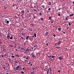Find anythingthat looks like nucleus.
Listing matches in <instances>:
<instances>
[{"label": "nucleus", "instance_id": "obj_35", "mask_svg": "<svg viewBox=\"0 0 74 74\" xmlns=\"http://www.w3.org/2000/svg\"><path fill=\"white\" fill-rule=\"evenodd\" d=\"M4 66V67H3V69L4 70V69H5V66Z\"/></svg>", "mask_w": 74, "mask_h": 74}, {"label": "nucleus", "instance_id": "obj_3", "mask_svg": "<svg viewBox=\"0 0 74 74\" xmlns=\"http://www.w3.org/2000/svg\"><path fill=\"white\" fill-rule=\"evenodd\" d=\"M19 66L18 65L16 68V70L18 71L19 70Z\"/></svg>", "mask_w": 74, "mask_h": 74}, {"label": "nucleus", "instance_id": "obj_47", "mask_svg": "<svg viewBox=\"0 0 74 74\" xmlns=\"http://www.w3.org/2000/svg\"><path fill=\"white\" fill-rule=\"evenodd\" d=\"M21 49H23V47H21Z\"/></svg>", "mask_w": 74, "mask_h": 74}, {"label": "nucleus", "instance_id": "obj_5", "mask_svg": "<svg viewBox=\"0 0 74 74\" xmlns=\"http://www.w3.org/2000/svg\"><path fill=\"white\" fill-rule=\"evenodd\" d=\"M5 22H6V23H9V21H7V19H5Z\"/></svg>", "mask_w": 74, "mask_h": 74}, {"label": "nucleus", "instance_id": "obj_29", "mask_svg": "<svg viewBox=\"0 0 74 74\" xmlns=\"http://www.w3.org/2000/svg\"><path fill=\"white\" fill-rule=\"evenodd\" d=\"M21 73H22V74H24V72H23V71H21Z\"/></svg>", "mask_w": 74, "mask_h": 74}, {"label": "nucleus", "instance_id": "obj_28", "mask_svg": "<svg viewBox=\"0 0 74 74\" xmlns=\"http://www.w3.org/2000/svg\"><path fill=\"white\" fill-rule=\"evenodd\" d=\"M47 71H49V69H48L47 70Z\"/></svg>", "mask_w": 74, "mask_h": 74}, {"label": "nucleus", "instance_id": "obj_51", "mask_svg": "<svg viewBox=\"0 0 74 74\" xmlns=\"http://www.w3.org/2000/svg\"><path fill=\"white\" fill-rule=\"evenodd\" d=\"M4 8H5V9H6V8H5V6H4Z\"/></svg>", "mask_w": 74, "mask_h": 74}, {"label": "nucleus", "instance_id": "obj_27", "mask_svg": "<svg viewBox=\"0 0 74 74\" xmlns=\"http://www.w3.org/2000/svg\"><path fill=\"white\" fill-rule=\"evenodd\" d=\"M11 57L12 58H15V56H12Z\"/></svg>", "mask_w": 74, "mask_h": 74}, {"label": "nucleus", "instance_id": "obj_22", "mask_svg": "<svg viewBox=\"0 0 74 74\" xmlns=\"http://www.w3.org/2000/svg\"><path fill=\"white\" fill-rule=\"evenodd\" d=\"M34 35L35 36V37H36V33L34 34Z\"/></svg>", "mask_w": 74, "mask_h": 74}, {"label": "nucleus", "instance_id": "obj_60", "mask_svg": "<svg viewBox=\"0 0 74 74\" xmlns=\"http://www.w3.org/2000/svg\"><path fill=\"white\" fill-rule=\"evenodd\" d=\"M16 39H14V41H16Z\"/></svg>", "mask_w": 74, "mask_h": 74}, {"label": "nucleus", "instance_id": "obj_8", "mask_svg": "<svg viewBox=\"0 0 74 74\" xmlns=\"http://www.w3.org/2000/svg\"><path fill=\"white\" fill-rule=\"evenodd\" d=\"M27 52H30V51H29V50H25V53H27Z\"/></svg>", "mask_w": 74, "mask_h": 74}, {"label": "nucleus", "instance_id": "obj_12", "mask_svg": "<svg viewBox=\"0 0 74 74\" xmlns=\"http://www.w3.org/2000/svg\"><path fill=\"white\" fill-rule=\"evenodd\" d=\"M16 57H18V58H19V56L18 54H16Z\"/></svg>", "mask_w": 74, "mask_h": 74}, {"label": "nucleus", "instance_id": "obj_62", "mask_svg": "<svg viewBox=\"0 0 74 74\" xmlns=\"http://www.w3.org/2000/svg\"><path fill=\"white\" fill-rule=\"evenodd\" d=\"M46 41L47 42V41H48V39H47V40H46Z\"/></svg>", "mask_w": 74, "mask_h": 74}, {"label": "nucleus", "instance_id": "obj_48", "mask_svg": "<svg viewBox=\"0 0 74 74\" xmlns=\"http://www.w3.org/2000/svg\"><path fill=\"white\" fill-rule=\"evenodd\" d=\"M58 73H60V70H59L58 71Z\"/></svg>", "mask_w": 74, "mask_h": 74}, {"label": "nucleus", "instance_id": "obj_15", "mask_svg": "<svg viewBox=\"0 0 74 74\" xmlns=\"http://www.w3.org/2000/svg\"><path fill=\"white\" fill-rule=\"evenodd\" d=\"M42 7L43 8H45V5H42Z\"/></svg>", "mask_w": 74, "mask_h": 74}, {"label": "nucleus", "instance_id": "obj_64", "mask_svg": "<svg viewBox=\"0 0 74 74\" xmlns=\"http://www.w3.org/2000/svg\"><path fill=\"white\" fill-rule=\"evenodd\" d=\"M32 74H35V73H34V72H33Z\"/></svg>", "mask_w": 74, "mask_h": 74}, {"label": "nucleus", "instance_id": "obj_1", "mask_svg": "<svg viewBox=\"0 0 74 74\" xmlns=\"http://www.w3.org/2000/svg\"><path fill=\"white\" fill-rule=\"evenodd\" d=\"M31 55L33 58H36V56L35 55V54L32 53L31 54Z\"/></svg>", "mask_w": 74, "mask_h": 74}, {"label": "nucleus", "instance_id": "obj_55", "mask_svg": "<svg viewBox=\"0 0 74 74\" xmlns=\"http://www.w3.org/2000/svg\"><path fill=\"white\" fill-rule=\"evenodd\" d=\"M12 55H14V53H11Z\"/></svg>", "mask_w": 74, "mask_h": 74}, {"label": "nucleus", "instance_id": "obj_11", "mask_svg": "<svg viewBox=\"0 0 74 74\" xmlns=\"http://www.w3.org/2000/svg\"><path fill=\"white\" fill-rule=\"evenodd\" d=\"M21 34L23 36H25V34L23 32L22 33H21Z\"/></svg>", "mask_w": 74, "mask_h": 74}, {"label": "nucleus", "instance_id": "obj_37", "mask_svg": "<svg viewBox=\"0 0 74 74\" xmlns=\"http://www.w3.org/2000/svg\"><path fill=\"white\" fill-rule=\"evenodd\" d=\"M58 15L59 16H60V14H58Z\"/></svg>", "mask_w": 74, "mask_h": 74}, {"label": "nucleus", "instance_id": "obj_19", "mask_svg": "<svg viewBox=\"0 0 74 74\" xmlns=\"http://www.w3.org/2000/svg\"><path fill=\"white\" fill-rule=\"evenodd\" d=\"M46 33L45 34L46 35H47V34H49V33H48V32H46Z\"/></svg>", "mask_w": 74, "mask_h": 74}, {"label": "nucleus", "instance_id": "obj_38", "mask_svg": "<svg viewBox=\"0 0 74 74\" xmlns=\"http://www.w3.org/2000/svg\"><path fill=\"white\" fill-rule=\"evenodd\" d=\"M51 23H53V21H51Z\"/></svg>", "mask_w": 74, "mask_h": 74}, {"label": "nucleus", "instance_id": "obj_32", "mask_svg": "<svg viewBox=\"0 0 74 74\" xmlns=\"http://www.w3.org/2000/svg\"><path fill=\"white\" fill-rule=\"evenodd\" d=\"M61 42H58V45H60V44Z\"/></svg>", "mask_w": 74, "mask_h": 74}, {"label": "nucleus", "instance_id": "obj_46", "mask_svg": "<svg viewBox=\"0 0 74 74\" xmlns=\"http://www.w3.org/2000/svg\"><path fill=\"white\" fill-rule=\"evenodd\" d=\"M69 27H67V29H69Z\"/></svg>", "mask_w": 74, "mask_h": 74}, {"label": "nucleus", "instance_id": "obj_39", "mask_svg": "<svg viewBox=\"0 0 74 74\" xmlns=\"http://www.w3.org/2000/svg\"><path fill=\"white\" fill-rule=\"evenodd\" d=\"M47 74H50L49 73V71H47Z\"/></svg>", "mask_w": 74, "mask_h": 74}, {"label": "nucleus", "instance_id": "obj_14", "mask_svg": "<svg viewBox=\"0 0 74 74\" xmlns=\"http://www.w3.org/2000/svg\"><path fill=\"white\" fill-rule=\"evenodd\" d=\"M24 12H25V11H24V10H23L21 11V13H22V14H24Z\"/></svg>", "mask_w": 74, "mask_h": 74}, {"label": "nucleus", "instance_id": "obj_34", "mask_svg": "<svg viewBox=\"0 0 74 74\" xmlns=\"http://www.w3.org/2000/svg\"><path fill=\"white\" fill-rule=\"evenodd\" d=\"M71 23H69V26H70V25H71Z\"/></svg>", "mask_w": 74, "mask_h": 74}, {"label": "nucleus", "instance_id": "obj_42", "mask_svg": "<svg viewBox=\"0 0 74 74\" xmlns=\"http://www.w3.org/2000/svg\"><path fill=\"white\" fill-rule=\"evenodd\" d=\"M29 63H28V64H31V62H30L29 61Z\"/></svg>", "mask_w": 74, "mask_h": 74}, {"label": "nucleus", "instance_id": "obj_10", "mask_svg": "<svg viewBox=\"0 0 74 74\" xmlns=\"http://www.w3.org/2000/svg\"><path fill=\"white\" fill-rule=\"evenodd\" d=\"M13 7H15V6H16V7H17V6H16V5L15 4V3H13Z\"/></svg>", "mask_w": 74, "mask_h": 74}, {"label": "nucleus", "instance_id": "obj_6", "mask_svg": "<svg viewBox=\"0 0 74 74\" xmlns=\"http://www.w3.org/2000/svg\"><path fill=\"white\" fill-rule=\"evenodd\" d=\"M27 57L26 58V59H27L28 60H29V59H30V57H29V56H27Z\"/></svg>", "mask_w": 74, "mask_h": 74}, {"label": "nucleus", "instance_id": "obj_56", "mask_svg": "<svg viewBox=\"0 0 74 74\" xmlns=\"http://www.w3.org/2000/svg\"><path fill=\"white\" fill-rule=\"evenodd\" d=\"M54 44H55V45H57V44H58L57 43H55Z\"/></svg>", "mask_w": 74, "mask_h": 74}, {"label": "nucleus", "instance_id": "obj_45", "mask_svg": "<svg viewBox=\"0 0 74 74\" xmlns=\"http://www.w3.org/2000/svg\"><path fill=\"white\" fill-rule=\"evenodd\" d=\"M21 16L23 18V15H21Z\"/></svg>", "mask_w": 74, "mask_h": 74}, {"label": "nucleus", "instance_id": "obj_20", "mask_svg": "<svg viewBox=\"0 0 74 74\" xmlns=\"http://www.w3.org/2000/svg\"><path fill=\"white\" fill-rule=\"evenodd\" d=\"M20 37H21V40H23V37H22V36H21Z\"/></svg>", "mask_w": 74, "mask_h": 74}, {"label": "nucleus", "instance_id": "obj_36", "mask_svg": "<svg viewBox=\"0 0 74 74\" xmlns=\"http://www.w3.org/2000/svg\"><path fill=\"white\" fill-rule=\"evenodd\" d=\"M33 17H34V18H36V17H35V16L34 14L33 15Z\"/></svg>", "mask_w": 74, "mask_h": 74}, {"label": "nucleus", "instance_id": "obj_9", "mask_svg": "<svg viewBox=\"0 0 74 74\" xmlns=\"http://www.w3.org/2000/svg\"><path fill=\"white\" fill-rule=\"evenodd\" d=\"M29 38V36H27V37H26L25 39H26V40H28V38Z\"/></svg>", "mask_w": 74, "mask_h": 74}, {"label": "nucleus", "instance_id": "obj_24", "mask_svg": "<svg viewBox=\"0 0 74 74\" xmlns=\"http://www.w3.org/2000/svg\"><path fill=\"white\" fill-rule=\"evenodd\" d=\"M15 63H18V62L16 61V60L14 61Z\"/></svg>", "mask_w": 74, "mask_h": 74}, {"label": "nucleus", "instance_id": "obj_13", "mask_svg": "<svg viewBox=\"0 0 74 74\" xmlns=\"http://www.w3.org/2000/svg\"><path fill=\"white\" fill-rule=\"evenodd\" d=\"M31 25L32 26H34V23H32L31 24Z\"/></svg>", "mask_w": 74, "mask_h": 74}, {"label": "nucleus", "instance_id": "obj_17", "mask_svg": "<svg viewBox=\"0 0 74 74\" xmlns=\"http://www.w3.org/2000/svg\"><path fill=\"white\" fill-rule=\"evenodd\" d=\"M51 17L50 16L49 17V20H51Z\"/></svg>", "mask_w": 74, "mask_h": 74}, {"label": "nucleus", "instance_id": "obj_43", "mask_svg": "<svg viewBox=\"0 0 74 74\" xmlns=\"http://www.w3.org/2000/svg\"><path fill=\"white\" fill-rule=\"evenodd\" d=\"M48 11H50L51 10V8H49L48 9Z\"/></svg>", "mask_w": 74, "mask_h": 74}, {"label": "nucleus", "instance_id": "obj_2", "mask_svg": "<svg viewBox=\"0 0 74 74\" xmlns=\"http://www.w3.org/2000/svg\"><path fill=\"white\" fill-rule=\"evenodd\" d=\"M58 59H59V60H60V61H61V60H62V59H63V58L62 57L60 56L58 57Z\"/></svg>", "mask_w": 74, "mask_h": 74}, {"label": "nucleus", "instance_id": "obj_63", "mask_svg": "<svg viewBox=\"0 0 74 74\" xmlns=\"http://www.w3.org/2000/svg\"><path fill=\"white\" fill-rule=\"evenodd\" d=\"M73 4H74V1H73V2H72Z\"/></svg>", "mask_w": 74, "mask_h": 74}, {"label": "nucleus", "instance_id": "obj_59", "mask_svg": "<svg viewBox=\"0 0 74 74\" xmlns=\"http://www.w3.org/2000/svg\"><path fill=\"white\" fill-rule=\"evenodd\" d=\"M1 56L2 57V58H3V57H4V56L3 55H1Z\"/></svg>", "mask_w": 74, "mask_h": 74}, {"label": "nucleus", "instance_id": "obj_31", "mask_svg": "<svg viewBox=\"0 0 74 74\" xmlns=\"http://www.w3.org/2000/svg\"><path fill=\"white\" fill-rule=\"evenodd\" d=\"M55 56H51V58H54V57H55Z\"/></svg>", "mask_w": 74, "mask_h": 74}, {"label": "nucleus", "instance_id": "obj_26", "mask_svg": "<svg viewBox=\"0 0 74 74\" xmlns=\"http://www.w3.org/2000/svg\"><path fill=\"white\" fill-rule=\"evenodd\" d=\"M10 26H12V25H13V23H11V24H10Z\"/></svg>", "mask_w": 74, "mask_h": 74}, {"label": "nucleus", "instance_id": "obj_18", "mask_svg": "<svg viewBox=\"0 0 74 74\" xmlns=\"http://www.w3.org/2000/svg\"><path fill=\"white\" fill-rule=\"evenodd\" d=\"M51 2L49 1V2L48 3V4L49 5H51Z\"/></svg>", "mask_w": 74, "mask_h": 74}, {"label": "nucleus", "instance_id": "obj_21", "mask_svg": "<svg viewBox=\"0 0 74 74\" xmlns=\"http://www.w3.org/2000/svg\"><path fill=\"white\" fill-rule=\"evenodd\" d=\"M67 18H68L67 17L65 18L66 21H68V19H67Z\"/></svg>", "mask_w": 74, "mask_h": 74}, {"label": "nucleus", "instance_id": "obj_4", "mask_svg": "<svg viewBox=\"0 0 74 74\" xmlns=\"http://www.w3.org/2000/svg\"><path fill=\"white\" fill-rule=\"evenodd\" d=\"M10 36L9 34H8V36H7V38L9 40H10Z\"/></svg>", "mask_w": 74, "mask_h": 74}, {"label": "nucleus", "instance_id": "obj_25", "mask_svg": "<svg viewBox=\"0 0 74 74\" xmlns=\"http://www.w3.org/2000/svg\"><path fill=\"white\" fill-rule=\"evenodd\" d=\"M49 70H50V71H52L51 70V67L49 68Z\"/></svg>", "mask_w": 74, "mask_h": 74}, {"label": "nucleus", "instance_id": "obj_58", "mask_svg": "<svg viewBox=\"0 0 74 74\" xmlns=\"http://www.w3.org/2000/svg\"><path fill=\"white\" fill-rule=\"evenodd\" d=\"M63 33H64V34H65L66 33V32H63Z\"/></svg>", "mask_w": 74, "mask_h": 74}, {"label": "nucleus", "instance_id": "obj_54", "mask_svg": "<svg viewBox=\"0 0 74 74\" xmlns=\"http://www.w3.org/2000/svg\"><path fill=\"white\" fill-rule=\"evenodd\" d=\"M58 14H60V12H59L58 13Z\"/></svg>", "mask_w": 74, "mask_h": 74}, {"label": "nucleus", "instance_id": "obj_50", "mask_svg": "<svg viewBox=\"0 0 74 74\" xmlns=\"http://www.w3.org/2000/svg\"><path fill=\"white\" fill-rule=\"evenodd\" d=\"M10 46L11 47H13V46L12 45H10Z\"/></svg>", "mask_w": 74, "mask_h": 74}, {"label": "nucleus", "instance_id": "obj_52", "mask_svg": "<svg viewBox=\"0 0 74 74\" xmlns=\"http://www.w3.org/2000/svg\"><path fill=\"white\" fill-rule=\"evenodd\" d=\"M41 19L42 21H43V18H41Z\"/></svg>", "mask_w": 74, "mask_h": 74}, {"label": "nucleus", "instance_id": "obj_44", "mask_svg": "<svg viewBox=\"0 0 74 74\" xmlns=\"http://www.w3.org/2000/svg\"><path fill=\"white\" fill-rule=\"evenodd\" d=\"M29 30H30V31H32V29H29Z\"/></svg>", "mask_w": 74, "mask_h": 74}, {"label": "nucleus", "instance_id": "obj_53", "mask_svg": "<svg viewBox=\"0 0 74 74\" xmlns=\"http://www.w3.org/2000/svg\"><path fill=\"white\" fill-rule=\"evenodd\" d=\"M56 48L57 49H59V47H56Z\"/></svg>", "mask_w": 74, "mask_h": 74}, {"label": "nucleus", "instance_id": "obj_23", "mask_svg": "<svg viewBox=\"0 0 74 74\" xmlns=\"http://www.w3.org/2000/svg\"><path fill=\"white\" fill-rule=\"evenodd\" d=\"M12 38H13V37H11L10 38V40H12Z\"/></svg>", "mask_w": 74, "mask_h": 74}, {"label": "nucleus", "instance_id": "obj_16", "mask_svg": "<svg viewBox=\"0 0 74 74\" xmlns=\"http://www.w3.org/2000/svg\"><path fill=\"white\" fill-rule=\"evenodd\" d=\"M73 15H74V14H71L69 15V16H73Z\"/></svg>", "mask_w": 74, "mask_h": 74}, {"label": "nucleus", "instance_id": "obj_61", "mask_svg": "<svg viewBox=\"0 0 74 74\" xmlns=\"http://www.w3.org/2000/svg\"><path fill=\"white\" fill-rule=\"evenodd\" d=\"M25 61H26V62H28V61L27 60H25Z\"/></svg>", "mask_w": 74, "mask_h": 74}, {"label": "nucleus", "instance_id": "obj_49", "mask_svg": "<svg viewBox=\"0 0 74 74\" xmlns=\"http://www.w3.org/2000/svg\"><path fill=\"white\" fill-rule=\"evenodd\" d=\"M9 19H13V18H9Z\"/></svg>", "mask_w": 74, "mask_h": 74}, {"label": "nucleus", "instance_id": "obj_33", "mask_svg": "<svg viewBox=\"0 0 74 74\" xmlns=\"http://www.w3.org/2000/svg\"><path fill=\"white\" fill-rule=\"evenodd\" d=\"M25 70V68H23V71H24V70Z\"/></svg>", "mask_w": 74, "mask_h": 74}, {"label": "nucleus", "instance_id": "obj_41", "mask_svg": "<svg viewBox=\"0 0 74 74\" xmlns=\"http://www.w3.org/2000/svg\"><path fill=\"white\" fill-rule=\"evenodd\" d=\"M34 11H36V12H37V10H36L35 9H34Z\"/></svg>", "mask_w": 74, "mask_h": 74}, {"label": "nucleus", "instance_id": "obj_30", "mask_svg": "<svg viewBox=\"0 0 74 74\" xmlns=\"http://www.w3.org/2000/svg\"><path fill=\"white\" fill-rule=\"evenodd\" d=\"M42 15V14H41V13H39V15L40 16H41V15Z\"/></svg>", "mask_w": 74, "mask_h": 74}, {"label": "nucleus", "instance_id": "obj_57", "mask_svg": "<svg viewBox=\"0 0 74 74\" xmlns=\"http://www.w3.org/2000/svg\"><path fill=\"white\" fill-rule=\"evenodd\" d=\"M36 46H37L36 45H34V47H36Z\"/></svg>", "mask_w": 74, "mask_h": 74}, {"label": "nucleus", "instance_id": "obj_7", "mask_svg": "<svg viewBox=\"0 0 74 74\" xmlns=\"http://www.w3.org/2000/svg\"><path fill=\"white\" fill-rule=\"evenodd\" d=\"M58 30L59 31H60L62 30V28L60 27L58 28Z\"/></svg>", "mask_w": 74, "mask_h": 74}, {"label": "nucleus", "instance_id": "obj_40", "mask_svg": "<svg viewBox=\"0 0 74 74\" xmlns=\"http://www.w3.org/2000/svg\"><path fill=\"white\" fill-rule=\"evenodd\" d=\"M53 37H56V35H55V34H54V35H53Z\"/></svg>", "mask_w": 74, "mask_h": 74}]
</instances>
